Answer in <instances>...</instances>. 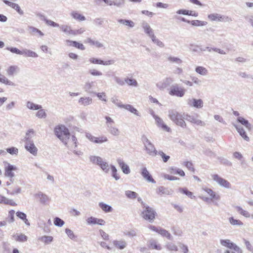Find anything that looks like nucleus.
Returning a JSON list of instances; mask_svg holds the SVG:
<instances>
[{
  "instance_id": "1",
  "label": "nucleus",
  "mask_w": 253,
  "mask_h": 253,
  "mask_svg": "<svg viewBox=\"0 0 253 253\" xmlns=\"http://www.w3.org/2000/svg\"><path fill=\"white\" fill-rule=\"evenodd\" d=\"M54 133L56 136L65 144L67 145L70 134L68 129L64 125L55 127Z\"/></svg>"
},
{
  "instance_id": "2",
  "label": "nucleus",
  "mask_w": 253,
  "mask_h": 253,
  "mask_svg": "<svg viewBox=\"0 0 253 253\" xmlns=\"http://www.w3.org/2000/svg\"><path fill=\"white\" fill-rule=\"evenodd\" d=\"M169 117L176 125L182 127H185L186 124L183 119H185V115H182L175 110L169 111Z\"/></svg>"
},
{
  "instance_id": "3",
  "label": "nucleus",
  "mask_w": 253,
  "mask_h": 253,
  "mask_svg": "<svg viewBox=\"0 0 253 253\" xmlns=\"http://www.w3.org/2000/svg\"><path fill=\"white\" fill-rule=\"evenodd\" d=\"M141 205L143 209L141 213V216L144 219L149 221L150 222H152L155 218L156 211L153 208L149 207L143 202H141Z\"/></svg>"
},
{
  "instance_id": "4",
  "label": "nucleus",
  "mask_w": 253,
  "mask_h": 253,
  "mask_svg": "<svg viewBox=\"0 0 253 253\" xmlns=\"http://www.w3.org/2000/svg\"><path fill=\"white\" fill-rule=\"evenodd\" d=\"M185 91L186 90L184 88L179 86L177 84H175L170 87L169 94L172 96L182 97L184 95Z\"/></svg>"
},
{
  "instance_id": "5",
  "label": "nucleus",
  "mask_w": 253,
  "mask_h": 253,
  "mask_svg": "<svg viewBox=\"0 0 253 253\" xmlns=\"http://www.w3.org/2000/svg\"><path fill=\"white\" fill-rule=\"evenodd\" d=\"M212 179L216 181L220 186L225 188L229 189L231 188V184L227 180L220 177L218 174H213L211 175Z\"/></svg>"
},
{
  "instance_id": "6",
  "label": "nucleus",
  "mask_w": 253,
  "mask_h": 253,
  "mask_svg": "<svg viewBox=\"0 0 253 253\" xmlns=\"http://www.w3.org/2000/svg\"><path fill=\"white\" fill-rule=\"evenodd\" d=\"M208 18L211 21L229 22L232 20L227 16L221 15L217 13H212L208 15Z\"/></svg>"
},
{
  "instance_id": "7",
  "label": "nucleus",
  "mask_w": 253,
  "mask_h": 253,
  "mask_svg": "<svg viewBox=\"0 0 253 253\" xmlns=\"http://www.w3.org/2000/svg\"><path fill=\"white\" fill-rule=\"evenodd\" d=\"M16 169L15 166L9 164H8L7 167L5 168V176L10 178V181L12 182H13V177L14 176V173L12 171Z\"/></svg>"
},
{
  "instance_id": "8",
  "label": "nucleus",
  "mask_w": 253,
  "mask_h": 253,
  "mask_svg": "<svg viewBox=\"0 0 253 253\" xmlns=\"http://www.w3.org/2000/svg\"><path fill=\"white\" fill-rule=\"evenodd\" d=\"M26 149L34 156L37 155L38 149L35 146L33 141H28L25 143Z\"/></svg>"
},
{
  "instance_id": "9",
  "label": "nucleus",
  "mask_w": 253,
  "mask_h": 253,
  "mask_svg": "<svg viewBox=\"0 0 253 253\" xmlns=\"http://www.w3.org/2000/svg\"><path fill=\"white\" fill-rule=\"evenodd\" d=\"M187 103L189 106L197 108H201L203 106V102L201 99H189L188 100Z\"/></svg>"
},
{
  "instance_id": "10",
  "label": "nucleus",
  "mask_w": 253,
  "mask_h": 253,
  "mask_svg": "<svg viewBox=\"0 0 253 253\" xmlns=\"http://www.w3.org/2000/svg\"><path fill=\"white\" fill-rule=\"evenodd\" d=\"M34 196L35 198L39 199L40 203L42 205L47 204V203L49 199V197L46 194L41 191L35 194Z\"/></svg>"
},
{
  "instance_id": "11",
  "label": "nucleus",
  "mask_w": 253,
  "mask_h": 253,
  "mask_svg": "<svg viewBox=\"0 0 253 253\" xmlns=\"http://www.w3.org/2000/svg\"><path fill=\"white\" fill-rule=\"evenodd\" d=\"M117 161L118 165L121 168L122 170L125 174H128L130 172L129 166L126 164L122 159L119 158L117 159Z\"/></svg>"
},
{
  "instance_id": "12",
  "label": "nucleus",
  "mask_w": 253,
  "mask_h": 253,
  "mask_svg": "<svg viewBox=\"0 0 253 253\" xmlns=\"http://www.w3.org/2000/svg\"><path fill=\"white\" fill-rule=\"evenodd\" d=\"M117 106L119 107L125 108L137 116H140V114L139 112L131 105H123L121 104V103H119V104H117Z\"/></svg>"
},
{
  "instance_id": "13",
  "label": "nucleus",
  "mask_w": 253,
  "mask_h": 253,
  "mask_svg": "<svg viewBox=\"0 0 253 253\" xmlns=\"http://www.w3.org/2000/svg\"><path fill=\"white\" fill-rule=\"evenodd\" d=\"M141 175L143 178L148 182H151L153 183H155V180L152 178L151 175L149 173L146 168L141 169Z\"/></svg>"
},
{
  "instance_id": "14",
  "label": "nucleus",
  "mask_w": 253,
  "mask_h": 253,
  "mask_svg": "<svg viewBox=\"0 0 253 253\" xmlns=\"http://www.w3.org/2000/svg\"><path fill=\"white\" fill-rule=\"evenodd\" d=\"M5 4L14 9L20 15L24 14L23 11L21 9L20 7L17 3L10 2L7 0H2Z\"/></svg>"
},
{
  "instance_id": "15",
  "label": "nucleus",
  "mask_w": 253,
  "mask_h": 253,
  "mask_svg": "<svg viewBox=\"0 0 253 253\" xmlns=\"http://www.w3.org/2000/svg\"><path fill=\"white\" fill-rule=\"evenodd\" d=\"M147 152V153L151 156H156L157 154L158 151L156 150L154 146L151 143L149 142L146 143L144 146Z\"/></svg>"
},
{
  "instance_id": "16",
  "label": "nucleus",
  "mask_w": 253,
  "mask_h": 253,
  "mask_svg": "<svg viewBox=\"0 0 253 253\" xmlns=\"http://www.w3.org/2000/svg\"><path fill=\"white\" fill-rule=\"evenodd\" d=\"M144 32L150 38L154 34L153 30L151 28L149 24L146 22L143 21L141 24Z\"/></svg>"
},
{
  "instance_id": "17",
  "label": "nucleus",
  "mask_w": 253,
  "mask_h": 253,
  "mask_svg": "<svg viewBox=\"0 0 253 253\" xmlns=\"http://www.w3.org/2000/svg\"><path fill=\"white\" fill-rule=\"evenodd\" d=\"M188 121H189L192 123L195 124L197 125H200L202 126H204L205 125V124L204 122H202V121L196 119L193 116H190L188 115H185V119Z\"/></svg>"
},
{
  "instance_id": "18",
  "label": "nucleus",
  "mask_w": 253,
  "mask_h": 253,
  "mask_svg": "<svg viewBox=\"0 0 253 253\" xmlns=\"http://www.w3.org/2000/svg\"><path fill=\"white\" fill-rule=\"evenodd\" d=\"M113 244L116 248L120 250L125 249L127 246V242L123 239L114 240Z\"/></svg>"
},
{
  "instance_id": "19",
  "label": "nucleus",
  "mask_w": 253,
  "mask_h": 253,
  "mask_svg": "<svg viewBox=\"0 0 253 253\" xmlns=\"http://www.w3.org/2000/svg\"><path fill=\"white\" fill-rule=\"evenodd\" d=\"M66 42L68 46H73L82 50L85 49V47L82 43H79L76 41L67 40Z\"/></svg>"
},
{
  "instance_id": "20",
  "label": "nucleus",
  "mask_w": 253,
  "mask_h": 253,
  "mask_svg": "<svg viewBox=\"0 0 253 253\" xmlns=\"http://www.w3.org/2000/svg\"><path fill=\"white\" fill-rule=\"evenodd\" d=\"M157 193L158 194H160L161 195H170L172 194L173 190L168 188L160 186L157 189Z\"/></svg>"
},
{
  "instance_id": "21",
  "label": "nucleus",
  "mask_w": 253,
  "mask_h": 253,
  "mask_svg": "<svg viewBox=\"0 0 253 253\" xmlns=\"http://www.w3.org/2000/svg\"><path fill=\"white\" fill-rule=\"evenodd\" d=\"M155 120L156 123L158 127H162L164 130L167 131H169L170 128L164 124L163 120L161 118H160L159 116L155 117Z\"/></svg>"
},
{
  "instance_id": "22",
  "label": "nucleus",
  "mask_w": 253,
  "mask_h": 253,
  "mask_svg": "<svg viewBox=\"0 0 253 253\" xmlns=\"http://www.w3.org/2000/svg\"><path fill=\"white\" fill-rule=\"evenodd\" d=\"M87 222L89 224L104 225L105 221L102 219H98L94 217H90L87 219Z\"/></svg>"
},
{
  "instance_id": "23",
  "label": "nucleus",
  "mask_w": 253,
  "mask_h": 253,
  "mask_svg": "<svg viewBox=\"0 0 253 253\" xmlns=\"http://www.w3.org/2000/svg\"><path fill=\"white\" fill-rule=\"evenodd\" d=\"M233 126L236 128L238 132L239 133L240 135L246 141H248L250 140L249 137L247 135L246 133L241 126H238L235 124H233Z\"/></svg>"
},
{
  "instance_id": "24",
  "label": "nucleus",
  "mask_w": 253,
  "mask_h": 253,
  "mask_svg": "<svg viewBox=\"0 0 253 253\" xmlns=\"http://www.w3.org/2000/svg\"><path fill=\"white\" fill-rule=\"evenodd\" d=\"M19 71V68L17 66L12 65L9 66L6 70V72L9 76H13Z\"/></svg>"
},
{
  "instance_id": "25",
  "label": "nucleus",
  "mask_w": 253,
  "mask_h": 253,
  "mask_svg": "<svg viewBox=\"0 0 253 253\" xmlns=\"http://www.w3.org/2000/svg\"><path fill=\"white\" fill-rule=\"evenodd\" d=\"M149 247L152 249H155L157 250H161L162 247L158 242L154 239H151L148 241Z\"/></svg>"
},
{
  "instance_id": "26",
  "label": "nucleus",
  "mask_w": 253,
  "mask_h": 253,
  "mask_svg": "<svg viewBox=\"0 0 253 253\" xmlns=\"http://www.w3.org/2000/svg\"><path fill=\"white\" fill-rule=\"evenodd\" d=\"M89 160L93 164H95L99 166L104 162L102 158L95 156H90L89 157Z\"/></svg>"
},
{
  "instance_id": "27",
  "label": "nucleus",
  "mask_w": 253,
  "mask_h": 253,
  "mask_svg": "<svg viewBox=\"0 0 253 253\" xmlns=\"http://www.w3.org/2000/svg\"><path fill=\"white\" fill-rule=\"evenodd\" d=\"M71 16L75 19L79 21H84L85 20V17L80 14L78 11H73L71 13Z\"/></svg>"
},
{
  "instance_id": "28",
  "label": "nucleus",
  "mask_w": 253,
  "mask_h": 253,
  "mask_svg": "<svg viewBox=\"0 0 253 253\" xmlns=\"http://www.w3.org/2000/svg\"><path fill=\"white\" fill-rule=\"evenodd\" d=\"M89 61L93 64H102L104 65H110L111 64V61L110 60L104 61L101 59H97L95 58H91L89 59Z\"/></svg>"
},
{
  "instance_id": "29",
  "label": "nucleus",
  "mask_w": 253,
  "mask_h": 253,
  "mask_svg": "<svg viewBox=\"0 0 253 253\" xmlns=\"http://www.w3.org/2000/svg\"><path fill=\"white\" fill-rule=\"evenodd\" d=\"M237 121L241 123L242 125L245 126L246 127L249 129L251 130L252 128V125L249 122V121L246 119H245L244 118L241 117H238L237 118Z\"/></svg>"
},
{
  "instance_id": "30",
  "label": "nucleus",
  "mask_w": 253,
  "mask_h": 253,
  "mask_svg": "<svg viewBox=\"0 0 253 253\" xmlns=\"http://www.w3.org/2000/svg\"><path fill=\"white\" fill-rule=\"evenodd\" d=\"M0 83L4 84L6 85H9L15 86L16 84L13 82L9 80L7 78H6L4 75L0 74Z\"/></svg>"
},
{
  "instance_id": "31",
  "label": "nucleus",
  "mask_w": 253,
  "mask_h": 253,
  "mask_svg": "<svg viewBox=\"0 0 253 253\" xmlns=\"http://www.w3.org/2000/svg\"><path fill=\"white\" fill-rule=\"evenodd\" d=\"M118 21L119 23L130 28H132L134 26V23L131 20L120 19Z\"/></svg>"
},
{
  "instance_id": "32",
  "label": "nucleus",
  "mask_w": 253,
  "mask_h": 253,
  "mask_svg": "<svg viewBox=\"0 0 253 253\" xmlns=\"http://www.w3.org/2000/svg\"><path fill=\"white\" fill-rule=\"evenodd\" d=\"M26 106L30 110H37L42 108V106L41 105L35 104L29 101L27 102Z\"/></svg>"
},
{
  "instance_id": "33",
  "label": "nucleus",
  "mask_w": 253,
  "mask_h": 253,
  "mask_svg": "<svg viewBox=\"0 0 253 253\" xmlns=\"http://www.w3.org/2000/svg\"><path fill=\"white\" fill-rule=\"evenodd\" d=\"M92 100L89 97H81L79 100V103L84 106H86L92 103Z\"/></svg>"
},
{
  "instance_id": "34",
  "label": "nucleus",
  "mask_w": 253,
  "mask_h": 253,
  "mask_svg": "<svg viewBox=\"0 0 253 253\" xmlns=\"http://www.w3.org/2000/svg\"><path fill=\"white\" fill-rule=\"evenodd\" d=\"M22 55L26 57H38V55L34 51L32 50L25 49L22 50Z\"/></svg>"
},
{
  "instance_id": "35",
  "label": "nucleus",
  "mask_w": 253,
  "mask_h": 253,
  "mask_svg": "<svg viewBox=\"0 0 253 253\" xmlns=\"http://www.w3.org/2000/svg\"><path fill=\"white\" fill-rule=\"evenodd\" d=\"M85 43H88L91 45H95L97 47H101L103 46V45L102 43H101L98 41H94L92 40H91L90 38H87L85 41H84Z\"/></svg>"
},
{
  "instance_id": "36",
  "label": "nucleus",
  "mask_w": 253,
  "mask_h": 253,
  "mask_svg": "<svg viewBox=\"0 0 253 253\" xmlns=\"http://www.w3.org/2000/svg\"><path fill=\"white\" fill-rule=\"evenodd\" d=\"M235 209L238 212H239L240 214L243 215L244 216L246 217H250V213L248 211L243 210L241 207L236 206L235 207Z\"/></svg>"
},
{
  "instance_id": "37",
  "label": "nucleus",
  "mask_w": 253,
  "mask_h": 253,
  "mask_svg": "<svg viewBox=\"0 0 253 253\" xmlns=\"http://www.w3.org/2000/svg\"><path fill=\"white\" fill-rule=\"evenodd\" d=\"M61 30L68 35H72V30L70 26L66 25H62L59 26Z\"/></svg>"
},
{
  "instance_id": "38",
  "label": "nucleus",
  "mask_w": 253,
  "mask_h": 253,
  "mask_svg": "<svg viewBox=\"0 0 253 253\" xmlns=\"http://www.w3.org/2000/svg\"><path fill=\"white\" fill-rule=\"evenodd\" d=\"M159 234L163 237H166L169 240H172V237L170 234L166 230L164 229H160Z\"/></svg>"
},
{
  "instance_id": "39",
  "label": "nucleus",
  "mask_w": 253,
  "mask_h": 253,
  "mask_svg": "<svg viewBox=\"0 0 253 253\" xmlns=\"http://www.w3.org/2000/svg\"><path fill=\"white\" fill-rule=\"evenodd\" d=\"M195 71L203 76H205L208 74V70L207 69L202 66H198L195 69Z\"/></svg>"
},
{
  "instance_id": "40",
  "label": "nucleus",
  "mask_w": 253,
  "mask_h": 253,
  "mask_svg": "<svg viewBox=\"0 0 253 253\" xmlns=\"http://www.w3.org/2000/svg\"><path fill=\"white\" fill-rule=\"evenodd\" d=\"M190 24L195 26H203L206 25L207 24V22L204 21L195 20L190 21Z\"/></svg>"
},
{
  "instance_id": "41",
  "label": "nucleus",
  "mask_w": 253,
  "mask_h": 253,
  "mask_svg": "<svg viewBox=\"0 0 253 253\" xmlns=\"http://www.w3.org/2000/svg\"><path fill=\"white\" fill-rule=\"evenodd\" d=\"M150 38L152 40V42L156 44L158 46H159L161 47H164L165 45H164V43L162 42H161L160 40L156 38V37L155 36L154 34L152 36H151L150 37Z\"/></svg>"
},
{
  "instance_id": "42",
  "label": "nucleus",
  "mask_w": 253,
  "mask_h": 253,
  "mask_svg": "<svg viewBox=\"0 0 253 253\" xmlns=\"http://www.w3.org/2000/svg\"><path fill=\"white\" fill-rule=\"evenodd\" d=\"M13 237L15 238V240L17 241L20 242H24L27 241L28 238L24 234H21L18 235H14Z\"/></svg>"
},
{
  "instance_id": "43",
  "label": "nucleus",
  "mask_w": 253,
  "mask_h": 253,
  "mask_svg": "<svg viewBox=\"0 0 253 253\" xmlns=\"http://www.w3.org/2000/svg\"><path fill=\"white\" fill-rule=\"evenodd\" d=\"M229 222L233 225L242 226L243 223L240 220L234 219L233 217L229 218Z\"/></svg>"
},
{
  "instance_id": "44",
  "label": "nucleus",
  "mask_w": 253,
  "mask_h": 253,
  "mask_svg": "<svg viewBox=\"0 0 253 253\" xmlns=\"http://www.w3.org/2000/svg\"><path fill=\"white\" fill-rule=\"evenodd\" d=\"M34 131L33 130H29L26 134V136L25 137V143L28 141H33L31 140V138L34 136Z\"/></svg>"
},
{
  "instance_id": "45",
  "label": "nucleus",
  "mask_w": 253,
  "mask_h": 253,
  "mask_svg": "<svg viewBox=\"0 0 253 253\" xmlns=\"http://www.w3.org/2000/svg\"><path fill=\"white\" fill-rule=\"evenodd\" d=\"M125 81L129 85L133 86H137L138 85L136 80L134 79L126 78Z\"/></svg>"
},
{
  "instance_id": "46",
  "label": "nucleus",
  "mask_w": 253,
  "mask_h": 253,
  "mask_svg": "<svg viewBox=\"0 0 253 253\" xmlns=\"http://www.w3.org/2000/svg\"><path fill=\"white\" fill-rule=\"evenodd\" d=\"M94 2L96 5L103 6L111 5V3L109 0H94Z\"/></svg>"
},
{
  "instance_id": "47",
  "label": "nucleus",
  "mask_w": 253,
  "mask_h": 253,
  "mask_svg": "<svg viewBox=\"0 0 253 253\" xmlns=\"http://www.w3.org/2000/svg\"><path fill=\"white\" fill-rule=\"evenodd\" d=\"M173 82L174 80L173 79V78L171 77H168L164 80V83H163L162 87H166L169 85Z\"/></svg>"
},
{
  "instance_id": "48",
  "label": "nucleus",
  "mask_w": 253,
  "mask_h": 253,
  "mask_svg": "<svg viewBox=\"0 0 253 253\" xmlns=\"http://www.w3.org/2000/svg\"><path fill=\"white\" fill-rule=\"evenodd\" d=\"M170 172L173 174H178L181 176H184L185 175V173L183 170L176 168H171Z\"/></svg>"
},
{
  "instance_id": "49",
  "label": "nucleus",
  "mask_w": 253,
  "mask_h": 253,
  "mask_svg": "<svg viewBox=\"0 0 253 253\" xmlns=\"http://www.w3.org/2000/svg\"><path fill=\"white\" fill-rule=\"evenodd\" d=\"M40 240L47 244L52 242L53 237L52 236H43L40 238Z\"/></svg>"
},
{
  "instance_id": "50",
  "label": "nucleus",
  "mask_w": 253,
  "mask_h": 253,
  "mask_svg": "<svg viewBox=\"0 0 253 253\" xmlns=\"http://www.w3.org/2000/svg\"><path fill=\"white\" fill-rule=\"evenodd\" d=\"M125 194L128 198L131 199H135L137 196V194L136 192L129 190L126 191Z\"/></svg>"
},
{
  "instance_id": "51",
  "label": "nucleus",
  "mask_w": 253,
  "mask_h": 253,
  "mask_svg": "<svg viewBox=\"0 0 253 253\" xmlns=\"http://www.w3.org/2000/svg\"><path fill=\"white\" fill-rule=\"evenodd\" d=\"M179 191L181 193L186 195L191 199H193L195 197V196L193 195V193L191 192L188 191L186 188H179Z\"/></svg>"
},
{
  "instance_id": "52",
  "label": "nucleus",
  "mask_w": 253,
  "mask_h": 253,
  "mask_svg": "<svg viewBox=\"0 0 253 253\" xmlns=\"http://www.w3.org/2000/svg\"><path fill=\"white\" fill-rule=\"evenodd\" d=\"M112 176L116 180L120 179V176L118 173H117V170L116 167L112 165Z\"/></svg>"
},
{
  "instance_id": "53",
  "label": "nucleus",
  "mask_w": 253,
  "mask_h": 253,
  "mask_svg": "<svg viewBox=\"0 0 253 253\" xmlns=\"http://www.w3.org/2000/svg\"><path fill=\"white\" fill-rule=\"evenodd\" d=\"M64 223V221L59 217H56L54 219V224L56 226L62 227Z\"/></svg>"
},
{
  "instance_id": "54",
  "label": "nucleus",
  "mask_w": 253,
  "mask_h": 253,
  "mask_svg": "<svg viewBox=\"0 0 253 253\" xmlns=\"http://www.w3.org/2000/svg\"><path fill=\"white\" fill-rule=\"evenodd\" d=\"M99 206L100 208L105 212H109L111 211V206L104 204L103 203H99Z\"/></svg>"
},
{
  "instance_id": "55",
  "label": "nucleus",
  "mask_w": 253,
  "mask_h": 253,
  "mask_svg": "<svg viewBox=\"0 0 253 253\" xmlns=\"http://www.w3.org/2000/svg\"><path fill=\"white\" fill-rule=\"evenodd\" d=\"M6 49L10 51L11 52L16 53L17 54L22 55V51L19 50L16 47H7Z\"/></svg>"
},
{
  "instance_id": "56",
  "label": "nucleus",
  "mask_w": 253,
  "mask_h": 253,
  "mask_svg": "<svg viewBox=\"0 0 253 253\" xmlns=\"http://www.w3.org/2000/svg\"><path fill=\"white\" fill-rule=\"evenodd\" d=\"M43 20L45 22L46 24L49 26H51L53 27H59V25L58 23H56L51 20L47 19L45 17H44Z\"/></svg>"
},
{
  "instance_id": "57",
  "label": "nucleus",
  "mask_w": 253,
  "mask_h": 253,
  "mask_svg": "<svg viewBox=\"0 0 253 253\" xmlns=\"http://www.w3.org/2000/svg\"><path fill=\"white\" fill-rule=\"evenodd\" d=\"M39 110L36 114V116L39 118H45L46 117V114L43 109H39Z\"/></svg>"
},
{
  "instance_id": "58",
  "label": "nucleus",
  "mask_w": 253,
  "mask_h": 253,
  "mask_svg": "<svg viewBox=\"0 0 253 253\" xmlns=\"http://www.w3.org/2000/svg\"><path fill=\"white\" fill-rule=\"evenodd\" d=\"M21 192V189L20 187L17 186V187H16V188L10 191V190H7V193L8 194H9L10 195H14L15 194H19Z\"/></svg>"
},
{
  "instance_id": "59",
  "label": "nucleus",
  "mask_w": 253,
  "mask_h": 253,
  "mask_svg": "<svg viewBox=\"0 0 253 253\" xmlns=\"http://www.w3.org/2000/svg\"><path fill=\"white\" fill-rule=\"evenodd\" d=\"M166 247L169 251H177L178 250L177 247L172 243H168L166 245Z\"/></svg>"
},
{
  "instance_id": "60",
  "label": "nucleus",
  "mask_w": 253,
  "mask_h": 253,
  "mask_svg": "<svg viewBox=\"0 0 253 253\" xmlns=\"http://www.w3.org/2000/svg\"><path fill=\"white\" fill-rule=\"evenodd\" d=\"M95 86V83L93 82L86 83L84 88L86 91H89L90 89Z\"/></svg>"
},
{
  "instance_id": "61",
  "label": "nucleus",
  "mask_w": 253,
  "mask_h": 253,
  "mask_svg": "<svg viewBox=\"0 0 253 253\" xmlns=\"http://www.w3.org/2000/svg\"><path fill=\"white\" fill-rule=\"evenodd\" d=\"M85 30L84 28H81L78 30H73L72 32V35L76 36L78 35H81L85 32Z\"/></svg>"
},
{
  "instance_id": "62",
  "label": "nucleus",
  "mask_w": 253,
  "mask_h": 253,
  "mask_svg": "<svg viewBox=\"0 0 253 253\" xmlns=\"http://www.w3.org/2000/svg\"><path fill=\"white\" fill-rule=\"evenodd\" d=\"M168 60L170 62H174L177 64H180L182 62V60L176 57L169 56L168 57Z\"/></svg>"
},
{
  "instance_id": "63",
  "label": "nucleus",
  "mask_w": 253,
  "mask_h": 253,
  "mask_svg": "<svg viewBox=\"0 0 253 253\" xmlns=\"http://www.w3.org/2000/svg\"><path fill=\"white\" fill-rule=\"evenodd\" d=\"M65 233L71 239L73 240L76 238V236L74 235L73 231L70 229L66 228L65 229Z\"/></svg>"
},
{
  "instance_id": "64",
  "label": "nucleus",
  "mask_w": 253,
  "mask_h": 253,
  "mask_svg": "<svg viewBox=\"0 0 253 253\" xmlns=\"http://www.w3.org/2000/svg\"><path fill=\"white\" fill-rule=\"evenodd\" d=\"M243 240L247 250L253 253V247L250 242L245 239H244Z\"/></svg>"
}]
</instances>
